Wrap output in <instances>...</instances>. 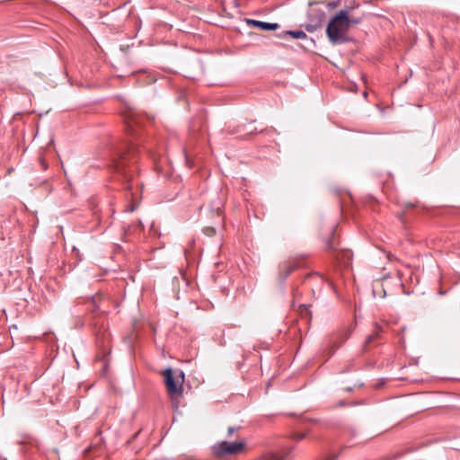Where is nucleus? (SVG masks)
Listing matches in <instances>:
<instances>
[{"instance_id": "nucleus-18", "label": "nucleus", "mask_w": 460, "mask_h": 460, "mask_svg": "<svg viewBox=\"0 0 460 460\" xmlns=\"http://www.w3.org/2000/svg\"><path fill=\"white\" fill-rule=\"evenodd\" d=\"M40 164H41L43 170H46L48 168V164L41 158H40Z\"/></svg>"}, {"instance_id": "nucleus-3", "label": "nucleus", "mask_w": 460, "mask_h": 460, "mask_svg": "<svg viewBox=\"0 0 460 460\" xmlns=\"http://www.w3.org/2000/svg\"><path fill=\"white\" fill-rule=\"evenodd\" d=\"M350 333L351 331L349 328H343L328 337L323 349V355L326 357V360L349 339Z\"/></svg>"}, {"instance_id": "nucleus-12", "label": "nucleus", "mask_w": 460, "mask_h": 460, "mask_svg": "<svg viewBox=\"0 0 460 460\" xmlns=\"http://www.w3.org/2000/svg\"><path fill=\"white\" fill-rule=\"evenodd\" d=\"M285 34L286 35H289L291 36L292 38L294 39H306L307 38V35L305 32H304L303 31L301 30H296V31H285Z\"/></svg>"}, {"instance_id": "nucleus-19", "label": "nucleus", "mask_w": 460, "mask_h": 460, "mask_svg": "<svg viewBox=\"0 0 460 460\" xmlns=\"http://www.w3.org/2000/svg\"><path fill=\"white\" fill-rule=\"evenodd\" d=\"M313 276H315V277H319V278H322L321 276H319L318 274H312V275H307L306 278H312Z\"/></svg>"}, {"instance_id": "nucleus-20", "label": "nucleus", "mask_w": 460, "mask_h": 460, "mask_svg": "<svg viewBox=\"0 0 460 460\" xmlns=\"http://www.w3.org/2000/svg\"><path fill=\"white\" fill-rule=\"evenodd\" d=\"M458 250H459L458 254L460 255V244H459Z\"/></svg>"}, {"instance_id": "nucleus-2", "label": "nucleus", "mask_w": 460, "mask_h": 460, "mask_svg": "<svg viewBox=\"0 0 460 460\" xmlns=\"http://www.w3.org/2000/svg\"><path fill=\"white\" fill-rule=\"evenodd\" d=\"M349 29L346 12L341 10L327 25L326 33L330 41L337 44L346 41L345 35Z\"/></svg>"}, {"instance_id": "nucleus-11", "label": "nucleus", "mask_w": 460, "mask_h": 460, "mask_svg": "<svg viewBox=\"0 0 460 460\" xmlns=\"http://www.w3.org/2000/svg\"><path fill=\"white\" fill-rule=\"evenodd\" d=\"M383 332V328L378 324H375V330L372 334L368 335L366 341L365 346L371 344L373 341L380 338L381 333Z\"/></svg>"}, {"instance_id": "nucleus-17", "label": "nucleus", "mask_w": 460, "mask_h": 460, "mask_svg": "<svg viewBox=\"0 0 460 460\" xmlns=\"http://www.w3.org/2000/svg\"><path fill=\"white\" fill-rule=\"evenodd\" d=\"M238 428L229 427L227 429L228 436L230 437Z\"/></svg>"}, {"instance_id": "nucleus-8", "label": "nucleus", "mask_w": 460, "mask_h": 460, "mask_svg": "<svg viewBox=\"0 0 460 460\" xmlns=\"http://www.w3.org/2000/svg\"><path fill=\"white\" fill-rule=\"evenodd\" d=\"M298 267L299 263L296 260L284 261L279 265V279L284 281Z\"/></svg>"}, {"instance_id": "nucleus-5", "label": "nucleus", "mask_w": 460, "mask_h": 460, "mask_svg": "<svg viewBox=\"0 0 460 460\" xmlns=\"http://www.w3.org/2000/svg\"><path fill=\"white\" fill-rule=\"evenodd\" d=\"M244 441L227 442L221 441L215 444L212 447L213 454L218 457L232 456L241 453L245 448Z\"/></svg>"}, {"instance_id": "nucleus-9", "label": "nucleus", "mask_w": 460, "mask_h": 460, "mask_svg": "<svg viewBox=\"0 0 460 460\" xmlns=\"http://www.w3.org/2000/svg\"><path fill=\"white\" fill-rule=\"evenodd\" d=\"M247 22L263 31H275L279 27V23L276 22H266L256 20H248Z\"/></svg>"}, {"instance_id": "nucleus-15", "label": "nucleus", "mask_w": 460, "mask_h": 460, "mask_svg": "<svg viewBox=\"0 0 460 460\" xmlns=\"http://www.w3.org/2000/svg\"><path fill=\"white\" fill-rule=\"evenodd\" d=\"M137 208V204H134L132 203L131 205H129L127 208H125V211L126 212H133L134 210H136Z\"/></svg>"}, {"instance_id": "nucleus-7", "label": "nucleus", "mask_w": 460, "mask_h": 460, "mask_svg": "<svg viewBox=\"0 0 460 460\" xmlns=\"http://www.w3.org/2000/svg\"><path fill=\"white\" fill-rule=\"evenodd\" d=\"M359 4H357L349 5L341 10L346 12V18L349 27L350 25L359 24L363 21L365 13L359 10Z\"/></svg>"}, {"instance_id": "nucleus-14", "label": "nucleus", "mask_w": 460, "mask_h": 460, "mask_svg": "<svg viewBox=\"0 0 460 460\" xmlns=\"http://www.w3.org/2000/svg\"><path fill=\"white\" fill-rule=\"evenodd\" d=\"M306 437V433H297V432H294L290 435V438L292 439H295V440H297V441H300L302 439H304Z\"/></svg>"}, {"instance_id": "nucleus-4", "label": "nucleus", "mask_w": 460, "mask_h": 460, "mask_svg": "<svg viewBox=\"0 0 460 460\" xmlns=\"http://www.w3.org/2000/svg\"><path fill=\"white\" fill-rule=\"evenodd\" d=\"M164 376L165 387L168 394L171 397L181 396L183 393L182 383L184 382V374L181 371L179 376L176 378L173 376L172 369L167 367L162 372Z\"/></svg>"}, {"instance_id": "nucleus-1", "label": "nucleus", "mask_w": 460, "mask_h": 460, "mask_svg": "<svg viewBox=\"0 0 460 460\" xmlns=\"http://www.w3.org/2000/svg\"><path fill=\"white\" fill-rule=\"evenodd\" d=\"M138 144L132 140L119 142L112 145L111 148V166L119 180L127 185V189L131 190L134 180V172L137 170L136 164L138 159Z\"/></svg>"}, {"instance_id": "nucleus-6", "label": "nucleus", "mask_w": 460, "mask_h": 460, "mask_svg": "<svg viewBox=\"0 0 460 460\" xmlns=\"http://www.w3.org/2000/svg\"><path fill=\"white\" fill-rule=\"evenodd\" d=\"M143 116L134 110H129L125 114V123L127 134L133 138L137 139L138 132L137 128L143 123Z\"/></svg>"}, {"instance_id": "nucleus-10", "label": "nucleus", "mask_w": 460, "mask_h": 460, "mask_svg": "<svg viewBox=\"0 0 460 460\" xmlns=\"http://www.w3.org/2000/svg\"><path fill=\"white\" fill-rule=\"evenodd\" d=\"M293 449L294 447H290L285 453L269 452L263 456V460H284Z\"/></svg>"}, {"instance_id": "nucleus-13", "label": "nucleus", "mask_w": 460, "mask_h": 460, "mask_svg": "<svg viewBox=\"0 0 460 460\" xmlns=\"http://www.w3.org/2000/svg\"><path fill=\"white\" fill-rule=\"evenodd\" d=\"M333 235H334V230H332V236L329 237L326 242L325 250L328 252L337 250V246L334 243Z\"/></svg>"}, {"instance_id": "nucleus-16", "label": "nucleus", "mask_w": 460, "mask_h": 460, "mask_svg": "<svg viewBox=\"0 0 460 460\" xmlns=\"http://www.w3.org/2000/svg\"><path fill=\"white\" fill-rule=\"evenodd\" d=\"M319 25H320L319 23H317V24H315V25H314V26H312V25H307V26H306V30H307L308 31H314L317 27H319Z\"/></svg>"}]
</instances>
